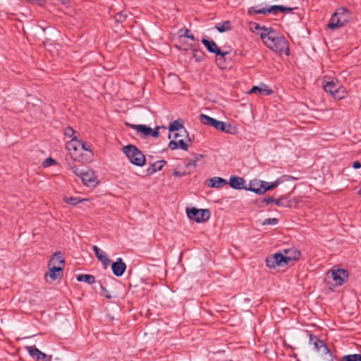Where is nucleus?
I'll list each match as a JSON object with an SVG mask.
<instances>
[{
	"instance_id": "f257e3e1",
	"label": "nucleus",
	"mask_w": 361,
	"mask_h": 361,
	"mask_svg": "<svg viewBox=\"0 0 361 361\" xmlns=\"http://www.w3.org/2000/svg\"><path fill=\"white\" fill-rule=\"evenodd\" d=\"M267 32H261L260 37L263 43L271 50L289 56L288 42L283 36L279 35L272 27L265 30Z\"/></svg>"
},
{
	"instance_id": "f03ea898",
	"label": "nucleus",
	"mask_w": 361,
	"mask_h": 361,
	"mask_svg": "<svg viewBox=\"0 0 361 361\" xmlns=\"http://www.w3.org/2000/svg\"><path fill=\"white\" fill-rule=\"evenodd\" d=\"M82 147V141L78 140L77 137H73L66 145V149L69 152L71 158L74 161L81 163L89 162L92 159V154H90L89 152L79 154L80 149Z\"/></svg>"
},
{
	"instance_id": "7ed1b4c3",
	"label": "nucleus",
	"mask_w": 361,
	"mask_h": 361,
	"mask_svg": "<svg viewBox=\"0 0 361 361\" xmlns=\"http://www.w3.org/2000/svg\"><path fill=\"white\" fill-rule=\"evenodd\" d=\"M351 18V13L350 10L345 7L337 8L332 15L327 27L331 30H336L344 26Z\"/></svg>"
},
{
	"instance_id": "20e7f679",
	"label": "nucleus",
	"mask_w": 361,
	"mask_h": 361,
	"mask_svg": "<svg viewBox=\"0 0 361 361\" xmlns=\"http://www.w3.org/2000/svg\"><path fill=\"white\" fill-rule=\"evenodd\" d=\"M122 152L132 164L137 166H143L145 164V156L135 145H126L123 147Z\"/></svg>"
},
{
	"instance_id": "39448f33",
	"label": "nucleus",
	"mask_w": 361,
	"mask_h": 361,
	"mask_svg": "<svg viewBox=\"0 0 361 361\" xmlns=\"http://www.w3.org/2000/svg\"><path fill=\"white\" fill-rule=\"evenodd\" d=\"M348 277L347 270L343 269H331L326 273L325 282L328 284H334L336 286H342Z\"/></svg>"
},
{
	"instance_id": "423d86ee",
	"label": "nucleus",
	"mask_w": 361,
	"mask_h": 361,
	"mask_svg": "<svg viewBox=\"0 0 361 361\" xmlns=\"http://www.w3.org/2000/svg\"><path fill=\"white\" fill-rule=\"evenodd\" d=\"M293 8L290 7H287L281 5H274L271 6L269 8H260V5L252 6L248 8L247 13L249 15H256V14H263L266 15L267 13H273L276 14L279 12H291Z\"/></svg>"
},
{
	"instance_id": "0eeeda50",
	"label": "nucleus",
	"mask_w": 361,
	"mask_h": 361,
	"mask_svg": "<svg viewBox=\"0 0 361 361\" xmlns=\"http://www.w3.org/2000/svg\"><path fill=\"white\" fill-rule=\"evenodd\" d=\"M187 215L189 219L195 221L197 223L205 222L210 218V211L207 209H197L192 207L187 209Z\"/></svg>"
},
{
	"instance_id": "6e6552de",
	"label": "nucleus",
	"mask_w": 361,
	"mask_h": 361,
	"mask_svg": "<svg viewBox=\"0 0 361 361\" xmlns=\"http://www.w3.org/2000/svg\"><path fill=\"white\" fill-rule=\"evenodd\" d=\"M126 125L136 130L137 133H142L145 137L147 136H152L153 137H157L159 135V130L161 128L160 126H157L154 130L152 129L151 128L147 126L146 125L142 124H130L126 123ZM164 128V127H162Z\"/></svg>"
},
{
	"instance_id": "1a4fd4ad",
	"label": "nucleus",
	"mask_w": 361,
	"mask_h": 361,
	"mask_svg": "<svg viewBox=\"0 0 361 361\" xmlns=\"http://www.w3.org/2000/svg\"><path fill=\"white\" fill-rule=\"evenodd\" d=\"M286 264L287 262L281 251L279 253L268 256L266 259V265L269 268L283 267Z\"/></svg>"
},
{
	"instance_id": "9d476101",
	"label": "nucleus",
	"mask_w": 361,
	"mask_h": 361,
	"mask_svg": "<svg viewBox=\"0 0 361 361\" xmlns=\"http://www.w3.org/2000/svg\"><path fill=\"white\" fill-rule=\"evenodd\" d=\"M309 338L310 344H312L314 345V350L317 352L321 353L322 355L330 353V350L324 341H322L317 336H314L312 334H309Z\"/></svg>"
},
{
	"instance_id": "9b49d317",
	"label": "nucleus",
	"mask_w": 361,
	"mask_h": 361,
	"mask_svg": "<svg viewBox=\"0 0 361 361\" xmlns=\"http://www.w3.org/2000/svg\"><path fill=\"white\" fill-rule=\"evenodd\" d=\"M323 87L326 92L331 94L337 99H341L345 97V92L343 90L341 92L338 89V85L333 81L326 82Z\"/></svg>"
},
{
	"instance_id": "f8f14e48",
	"label": "nucleus",
	"mask_w": 361,
	"mask_h": 361,
	"mask_svg": "<svg viewBox=\"0 0 361 361\" xmlns=\"http://www.w3.org/2000/svg\"><path fill=\"white\" fill-rule=\"evenodd\" d=\"M200 122L205 125L214 127L216 130L221 131L224 127V122L218 121L205 114H200L199 116Z\"/></svg>"
},
{
	"instance_id": "ddd939ff",
	"label": "nucleus",
	"mask_w": 361,
	"mask_h": 361,
	"mask_svg": "<svg viewBox=\"0 0 361 361\" xmlns=\"http://www.w3.org/2000/svg\"><path fill=\"white\" fill-rule=\"evenodd\" d=\"M281 252L283 253L287 264L290 261L298 260L300 257V252L293 247L283 249Z\"/></svg>"
},
{
	"instance_id": "4468645a",
	"label": "nucleus",
	"mask_w": 361,
	"mask_h": 361,
	"mask_svg": "<svg viewBox=\"0 0 361 361\" xmlns=\"http://www.w3.org/2000/svg\"><path fill=\"white\" fill-rule=\"evenodd\" d=\"M267 182L263 180L250 181L249 186L246 185V190L253 192L257 195H263V185H267Z\"/></svg>"
},
{
	"instance_id": "2eb2a0df",
	"label": "nucleus",
	"mask_w": 361,
	"mask_h": 361,
	"mask_svg": "<svg viewBox=\"0 0 361 361\" xmlns=\"http://www.w3.org/2000/svg\"><path fill=\"white\" fill-rule=\"evenodd\" d=\"M228 183L235 190H245L246 188V180L240 176H231Z\"/></svg>"
},
{
	"instance_id": "dca6fc26",
	"label": "nucleus",
	"mask_w": 361,
	"mask_h": 361,
	"mask_svg": "<svg viewBox=\"0 0 361 361\" xmlns=\"http://www.w3.org/2000/svg\"><path fill=\"white\" fill-rule=\"evenodd\" d=\"M111 269L115 276H121L126 269V264L123 262L121 257H118L116 262H112Z\"/></svg>"
},
{
	"instance_id": "f3484780",
	"label": "nucleus",
	"mask_w": 361,
	"mask_h": 361,
	"mask_svg": "<svg viewBox=\"0 0 361 361\" xmlns=\"http://www.w3.org/2000/svg\"><path fill=\"white\" fill-rule=\"evenodd\" d=\"M201 42L209 53L221 54V50L214 40H209L205 37H203Z\"/></svg>"
},
{
	"instance_id": "a211bd4d",
	"label": "nucleus",
	"mask_w": 361,
	"mask_h": 361,
	"mask_svg": "<svg viewBox=\"0 0 361 361\" xmlns=\"http://www.w3.org/2000/svg\"><path fill=\"white\" fill-rule=\"evenodd\" d=\"M25 349L28 351L30 355L37 360L48 361L47 355L45 353L41 352L35 345L26 346Z\"/></svg>"
},
{
	"instance_id": "6ab92c4d",
	"label": "nucleus",
	"mask_w": 361,
	"mask_h": 361,
	"mask_svg": "<svg viewBox=\"0 0 361 361\" xmlns=\"http://www.w3.org/2000/svg\"><path fill=\"white\" fill-rule=\"evenodd\" d=\"M80 178L84 185L89 186L94 183L96 177L92 170L85 169Z\"/></svg>"
},
{
	"instance_id": "aec40b11",
	"label": "nucleus",
	"mask_w": 361,
	"mask_h": 361,
	"mask_svg": "<svg viewBox=\"0 0 361 361\" xmlns=\"http://www.w3.org/2000/svg\"><path fill=\"white\" fill-rule=\"evenodd\" d=\"M166 164V161L164 160L157 161L149 165L147 170V173L148 175H152L157 171H161Z\"/></svg>"
},
{
	"instance_id": "412c9836",
	"label": "nucleus",
	"mask_w": 361,
	"mask_h": 361,
	"mask_svg": "<svg viewBox=\"0 0 361 361\" xmlns=\"http://www.w3.org/2000/svg\"><path fill=\"white\" fill-rule=\"evenodd\" d=\"M92 250L94 252V254L97 259L104 264L106 265L108 263L111 262V260L107 257V255L105 252L99 248L97 245H94L92 247Z\"/></svg>"
},
{
	"instance_id": "4be33fe9",
	"label": "nucleus",
	"mask_w": 361,
	"mask_h": 361,
	"mask_svg": "<svg viewBox=\"0 0 361 361\" xmlns=\"http://www.w3.org/2000/svg\"><path fill=\"white\" fill-rule=\"evenodd\" d=\"M226 184V179L221 177H214L209 180L208 185L211 188H220Z\"/></svg>"
},
{
	"instance_id": "5701e85b",
	"label": "nucleus",
	"mask_w": 361,
	"mask_h": 361,
	"mask_svg": "<svg viewBox=\"0 0 361 361\" xmlns=\"http://www.w3.org/2000/svg\"><path fill=\"white\" fill-rule=\"evenodd\" d=\"M169 147L173 150L177 148H180L183 150H188V144L184 141L183 139H180L178 141L175 140H171L169 143Z\"/></svg>"
},
{
	"instance_id": "b1692460",
	"label": "nucleus",
	"mask_w": 361,
	"mask_h": 361,
	"mask_svg": "<svg viewBox=\"0 0 361 361\" xmlns=\"http://www.w3.org/2000/svg\"><path fill=\"white\" fill-rule=\"evenodd\" d=\"M63 268L61 267H56L54 265L52 267L49 268V273L46 275H49L52 280H56L58 279L59 274H61Z\"/></svg>"
},
{
	"instance_id": "393cba45",
	"label": "nucleus",
	"mask_w": 361,
	"mask_h": 361,
	"mask_svg": "<svg viewBox=\"0 0 361 361\" xmlns=\"http://www.w3.org/2000/svg\"><path fill=\"white\" fill-rule=\"evenodd\" d=\"M78 281L85 282L87 284H93L95 283V277L90 274H80L77 276Z\"/></svg>"
},
{
	"instance_id": "a878e982",
	"label": "nucleus",
	"mask_w": 361,
	"mask_h": 361,
	"mask_svg": "<svg viewBox=\"0 0 361 361\" xmlns=\"http://www.w3.org/2000/svg\"><path fill=\"white\" fill-rule=\"evenodd\" d=\"M228 54V51H221V54H216V63L218 66L222 69L226 68V55Z\"/></svg>"
},
{
	"instance_id": "bb28decb",
	"label": "nucleus",
	"mask_w": 361,
	"mask_h": 361,
	"mask_svg": "<svg viewBox=\"0 0 361 361\" xmlns=\"http://www.w3.org/2000/svg\"><path fill=\"white\" fill-rule=\"evenodd\" d=\"M49 263H51L53 264H64L65 261L63 257V254L61 252H56L53 255L51 259L49 261Z\"/></svg>"
},
{
	"instance_id": "cd10ccee",
	"label": "nucleus",
	"mask_w": 361,
	"mask_h": 361,
	"mask_svg": "<svg viewBox=\"0 0 361 361\" xmlns=\"http://www.w3.org/2000/svg\"><path fill=\"white\" fill-rule=\"evenodd\" d=\"M274 201V198L272 197H267L264 198H259L255 201V204L257 205L259 208L265 207L267 205H268L270 203H273Z\"/></svg>"
},
{
	"instance_id": "c85d7f7f",
	"label": "nucleus",
	"mask_w": 361,
	"mask_h": 361,
	"mask_svg": "<svg viewBox=\"0 0 361 361\" xmlns=\"http://www.w3.org/2000/svg\"><path fill=\"white\" fill-rule=\"evenodd\" d=\"M249 93H250V94L255 93V94H264L265 95H270L273 93V90H269V89H262L258 86H253L250 89Z\"/></svg>"
},
{
	"instance_id": "c756f323",
	"label": "nucleus",
	"mask_w": 361,
	"mask_h": 361,
	"mask_svg": "<svg viewBox=\"0 0 361 361\" xmlns=\"http://www.w3.org/2000/svg\"><path fill=\"white\" fill-rule=\"evenodd\" d=\"M183 128H184L183 123L180 119L171 123L169 127V130L171 132L178 131Z\"/></svg>"
},
{
	"instance_id": "7c9ffc66",
	"label": "nucleus",
	"mask_w": 361,
	"mask_h": 361,
	"mask_svg": "<svg viewBox=\"0 0 361 361\" xmlns=\"http://www.w3.org/2000/svg\"><path fill=\"white\" fill-rule=\"evenodd\" d=\"M216 29L219 32H224L231 29V22L229 20L224 21L223 23H219L216 25Z\"/></svg>"
},
{
	"instance_id": "2f4dec72",
	"label": "nucleus",
	"mask_w": 361,
	"mask_h": 361,
	"mask_svg": "<svg viewBox=\"0 0 361 361\" xmlns=\"http://www.w3.org/2000/svg\"><path fill=\"white\" fill-rule=\"evenodd\" d=\"M204 52L201 49H193L192 56L197 62L202 61L204 59Z\"/></svg>"
},
{
	"instance_id": "473e14b6",
	"label": "nucleus",
	"mask_w": 361,
	"mask_h": 361,
	"mask_svg": "<svg viewBox=\"0 0 361 361\" xmlns=\"http://www.w3.org/2000/svg\"><path fill=\"white\" fill-rule=\"evenodd\" d=\"M341 361H361L360 354H350L343 356Z\"/></svg>"
},
{
	"instance_id": "72a5a7b5",
	"label": "nucleus",
	"mask_w": 361,
	"mask_h": 361,
	"mask_svg": "<svg viewBox=\"0 0 361 361\" xmlns=\"http://www.w3.org/2000/svg\"><path fill=\"white\" fill-rule=\"evenodd\" d=\"M250 28L253 32L260 35L261 32H266L265 30H268L269 27H266L265 26L262 27L257 23H251Z\"/></svg>"
},
{
	"instance_id": "f704fd0d",
	"label": "nucleus",
	"mask_w": 361,
	"mask_h": 361,
	"mask_svg": "<svg viewBox=\"0 0 361 361\" xmlns=\"http://www.w3.org/2000/svg\"><path fill=\"white\" fill-rule=\"evenodd\" d=\"M63 200L67 204H71V205H76L82 201H84V199H81L79 197H65L63 198Z\"/></svg>"
},
{
	"instance_id": "c9c22d12",
	"label": "nucleus",
	"mask_w": 361,
	"mask_h": 361,
	"mask_svg": "<svg viewBox=\"0 0 361 361\" xmlns=\"http://www.w3.org/2000/svg\"><path fill=\"white\" fill-rule=\"evenodd\" d=\"M221 131L228 134H235L236 133V128L230 123L226 124L224 123V127L221 128Z\"/></svg>"
},
{
	"instance_id": "e433bc0d",
	"label": "nucleus",
	"mask_w": 361,
	"mask_h": 361,
	"mask_svg": "<svg viewBox=\"0 0 361 361\" xmlns=\"http://www.w3.org/2000/svg\"><path fill=\"white\" fill-rule=\"evenodd\" d=\"M179 137H185V138H187L188 142H192L190 137H189V134H188V131L185 128H183L180 130H178V133H176L174 134V138H178Z\"/></svg>"
},
{
	"instance_id": "4c0bfd02",
	"label": "nucleus",
	"mask_w": 361,
	"mask_h": 361,
	"mask_svg": "<svg viewBox=\"0 0 361 361\" xmlns=\"http://www.w3.org/2000/svg\"><path fill=\"white\" fill-rule=\"evenodd\" d=\"M127 16H128L127 12L125 11H122L118 13L117 14H116L115 20L116 23H121L126 20Z\"/></svg>"
},
{
	"instance_id": "58836bf2",
	"label": "nucleus",
	"mask_w": 361,
	"mask_h": 361,
	"mask_svg": "<svg viewBox=\"0 0 361 361\" xmlns=\"http://www.w3.org/2000/svg\"><path fill=\"white\" fill-rule=\"evenodd\" d=\"M203 156L202 154H195V158L194 159H192L188 161V162H187L185 164V167L187 169L190 166H192L193 168L196 167L197 166V161H198L199 158H202Z\"/></svg>"
},
{
	"instance_id": "ea45409f",
	"label": "nucleus",
	"mask_w": 361,
	"mask_h": 361,
	"mask_svg": "<svg viewBox=\"0 0 361 361\" xmlns=\"http://www.w3.org/2000/svg\"><path fill=\"white\" fill-rule=\"evenodd\" d=\"M179 33L180 37H187L192 41L195 40V36L190 34V30L187 28L180 30Z\"/></svg>"
},
{
	"instance_id": "a19ab883",
	"label": "nucleus",
	"mask_w": 361,
	"mask_h": 361,
	"mask_svg": "<svg viewBox=\"0 0 361 361\" xmlns=\"http://www.w3.org/2000/svg\"><path fill=\"white\" fill-rule=\"evenodd\" d=\"M280 184V181L276 180L271 183H267V185H263V194H264L267 191L270 190L276 187H277Z\"/></svg>"
},
{
	"instance_id": "79ce46f5",
	"label": "nucleus",
	"mask_w": 361,
	"mask_h": 361,
	"mask_svg": "<svg viewBox=\"0 0 361 361\" xmlns=\"http://www.w3.org/2000/svg\"><path fill=\"white\" fill-rule=\"evenodd\" d=\"M71 169L73 173L80 178L82 176V174L85 170V169L82 168L81 166H78L75 165L71 166Z\"/></svg>"
},
{
	"instance_id": "37998d69",
	"label": "nucleus",
	"mask_w": 361,
	"mask_h": 361,
	"mask_svg": "<svg viewBox=\"0 0 361 361\" xmlns=\"http://www.w3.org/2000/svg\"><path fill=\"white\" fill-rule=\"evenodd\" d=\"M75 130L73 129V128L68 126L67 128H65L64 130V135L66 137H69L71 138V140L73 137H75L74 135L75 134Z\"/></svg>"
},
{
	"instance_id": "c03bdc74",
	"label": "nucleus",
	"mask_w": 361,
	"mask_h": 361,
	"mask_svg": "<svg viewBox=\"0 0 361 361\" xmlns=\"http://www.w3.org/2000/svg\"><path fill=\"white\" fill-rule=\"evenodd\" d=\"M56 164V161L51 157L47 158L44 160L42 165L44 167H49Z\"/></svg>"
},
{
	"instance_id": "a18cd8bd",
	"label": "nucleus",
	"mask_w": 361,
	"mask_h": 361,
	"mask_svg": "<svg viewBox=\"0 0 361 361\" xmlns=\"http://www.w3.org/2000/svg\"><path fill=\"white\" fill-rule=\"evenodd\" d=\"M279 223V219L276 218H268L266 219L263 223L262 225H276Z\"/></svg>"
},
{
	"instance_id": "49530a36",
	"label": "nucleus",
	"mask_w": 361,
	"mask_h": 361,
	"mask_svg": "<svg viewBox=\"0 0 361 361\" xmlns=\"http://www.w3.org/2000/svg\"><path fill=\"white\" fill-rule=\"evenodd\" d=\"M101 295L107 299L112 298V295L110 294L109 291L102 284H101Z\"/></svg>"
},
{
	"instance_id": "de8ad7c7",
	"label": "nucleus",
	"mask_w": 361,
	"mask_h": 361,
	"mask_svg": "<svg viewBox=\"0 0 361 361\" xmlns=\"http://www.w3.org/2000/svg\"><path fill=\"white\" fill-rule=\"evenodd\" d=\"M82 145H83V147L82 149H80L79 154L86 153L87 152H89L90 154H92L89 145L87 146L86 144L83 142H82Z\"/></svg>"
},
{
	"instance_id": "09e8293b",
	"label": "nucleus",
	"mask_w": 361,
	"mask_h": 361,
	"mask_svg": "<svg viewBox=\"0 0 361 361\" xmlns=\"http://www.w3.org/2000/svg\"><path fill=\"white\" fill-rule=\"evenodd\" d=\"M185 175H186V172L185 171H174L173 172V176H174L176 177H181V176H183Z\"/></svg>"
},
{
	"instance_id": "8fccbe9b",
	"label": "nucleus",
	"mask_w": 361,
	"mask_h": 361,
	"mask_svg": "<svg viewBox=\"0 0 361 361\" xmlns=\"http://www.w3.org/2000/svg\"><path fill=\"white\" fill-rule=\"evenodd\" d=\"M283 197H281L280 198H279L277 200L274 199V201L273 203H275L277 206H283Z\"/></svg>"
},
{
	"instance_id": "3c124183",
	"label": "nucleus",
	"mask_w": 361,
	"mask_h": 361,
	"mask_svg": "<svg viewBox=\"0 0 361 361\" xmlns=\"http://www.w3.org/2000/svg\"><path fill=\"white\" fill-rule=\"evenodd\" d=\"M353 167L355 169H358L361 168V163L358 161H355L353 163Z\"/></svg>"
},
{
	"instance_id": "603ef678",
	"label": "nucleus",
	"mask_w": 361,
	"mask_h": 361,
	"mask_svg": "<svg viewBox=\"0 0 361 361\" xmlns=\"http://www.w3.org/2000/svg\"><path fill=\"white\" fill-rule=\"evenodd\" d=\"M30 2L36 3L38 5H42L44 2V0H31Z\"/></svg>"
},
{
	"instance_id": "864d4df0",
	"label": "nucleus",
	"mask_w": 361,
	"mask_h": 361,
	"mask_svg": "<svg viewBox=\"0 0 361 361\" xmlns=\"http://www.w3.org/2000/svg\"><path fill=\"white\" fill-rule=\"evenodd\" d=\"M358 194L361 196V188H360V190L358 191Z\"/></svg>"
},
{
	"instance_id": "5fc2aeb1",
	"label": "nucleus",
	"mask_w": 361,
	"mask_h": 361,
	"mask_svg": "<svg viewBox=\"0 0 361 361\" xmlns=\"http://www.w3.org/2000/svg\"><path fill=\"white\" fill-rule=\"evenodd\" d=\"M171 137V134H169V138L170 139Z\"/></svg>"
}]
</instances>
